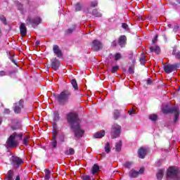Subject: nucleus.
Listing matches in <instances>:
<instances>
[{
  "mask_svg": "<svg viewBox=\"0 0 180 180\" xmlns=\"http://www.w3.org/2000/svg\"><path fill=\"white\" fill-rule=\"evenodd\" d=\"M156 176H157V179H158V180L162 179V176H164V169H160V170L158 172Z\"/></svg>",
  "mask_w": 180,
  "mask_h": 180,
  "instance_id": "bb28decb",
  "label": "nucleus"
},
{
  "mask_svg": "<svg viewBox=\"0 0 180 180\" xmlns=\"http://www.w3.org/2000/svg\"><path fill=\"white\" fill-rule=\"evenodd\" d=\"M117 70H119V66H114V67H112V68L111 70V72L112 74H115V72H117Z\"/></svg>",
  "mask_w": 180,
  "mask_h": 180,
  "instance_id": "c03bdc74",
  "label": "nucleus"
},
{
  "mask_svg": "<svg viewBox=\"0 0 180 180\" xmlns=\"http://www.w3.org/2000/svg\"><path fill=\"white\" fill-rule=\"evenodd\" d=\"M14 172L13 170H9L6 174V178L4 180H13Z\"/></svg>",
  "mask_w": 180,
  "mask_h": 180,
  "instance_id": "aec40b11",
  "label": "nucleus"
},
{
  "mask_svg": "<svg viewBox=\"0 0 180 180\" xmlns=\"http://www.w3.org/2000/svg\"><path fill=\"white\" fill-rule=\"evenodd\" d=\"M22 125H20V122L18 120H14L12 121L11 129L13 130H18V129H20Z\"/></svg>",
  "mask_w": 180,
  "mask_h": 180,
  "instance_id": "f3484780",
  "label": "nucleus"
},
{
  "mask_svg": "<svg viewBox=\"0 0 180 180\" xmlns=\"http://www.w3.org/2000/svg\"><path fill=\"white\" fill-rule=\"evenodd\" d=\"M103 47L102 42L98 39H94L91 43V49L94 51H99Z\"/></svg>",
  "mask_w": 180,
  "mask_h": 180,
  "instance_id": "1a4fd4ad",
  "label": "nucleus"
},
{
  "mask_svg": "<svg viewBox=\"0 0 180 180\" xmlns=\"http://www.w3.org/2000/svg\"><path fill=\"white\" fill-rule=\"evenodd\" d=\"M11 164L13 166L15 167V168H18L19 165H21V164H23V160H22L18 156H13L11 158Z\"/></svg>",
  "mask_w": 180,
  "mask_h": 180,
  "instance_id": "9b49d317",
  "label": "nucleus"
},
{
  "mask_svg": "<svg viewBox=\"0 0 180 180\" xmlns=\"http://www.w3.org/2000/svg\"><path fill=\"white\" fill-rule=\"evenodd\" d=\"M163 113H174V122L176 123L179 119V110L176 107H172L170 108H167L163 110Z\"/></svg>",
  "mask_w": 180,
  "mask_h": 180,
  "instance_id": "0eeeda50",
  "label": "nucleus"
},
{
  "mask_svg": "<svg viewBox=\"0 0 180 180\" xmlns=\"http://www.w3.org/2000/svg\"><path fill=\"white\" fill-rule=\"evenodd\" d=\"M98 171H99V165L95 164L92 167L91 173L93 174V175H95V174H96Z\"/></svg>",
  "mask_w": 180,
  "mask_h": 180,
  "instance_id": "7c9ffc66",
  "label": "nucleus"
},
{
  "mask_svg": "<svg viewBox=\"0 0 180 180\" xmlns=\"http://www.w3.org/2000/svg\"><path fill=\"white\" fill-rule=\"evenodd\" d=\"M9 113H11V110L6 108L4 109V114L5 115H9Z\"/></svg>",
  "mask_w": 180,
  "mask_h": 180,
  "instance_id": "8fccbe9b",
  "label": "nucleus"
},
{
  "mask_svg": "<svg viewBox=\"0 0 180 180\" xmlns=\"http://www.w3.org/2000/svg\"><path fill=\"white\" fill-rule=\"evenodd\" d=\"M144 173V167H141L139 171H138L139 175Z\"/></svg>",
  "mask_w": 180,
  "mask_h": 180,
  "instance_id": "09e8293b",
  "label": "nucleus"
},
{
  "mask_svg": "<svg viewBox=\"0 0 180 180\" xmlns=\"http://www.w3.org/2000/svg\"><path fill=\"white\" fill-rule=\"evenodd\" d=\"M111 46L112 47H116L117 46V43L116 42V41H113L111 44Z\"/></svg>",
  "mask_w": 180,
  "mask_h": 180,
  "instance_id": "864d4df0",
  "label": "nucleus"
},
{
  "mask_svg": "<svg viewBox=\"0 0 180 180\" xmlns=\"http://www.w3.org/2000/svg\"><path fill=\"white\" fill-rule=\"evenodd\" d=\"M20 30L22 36H26V33H27V30L26 29V25H25V23H21L20 26Z\"/></svg>",
  "mask_w": 180,
  "mask_h": 180,
  "instance_id": "a211bd4d",
  "label": "nucleus"
},
{
  "mask_svg": "<svg viewBox=\"0 0 180 180\" xmlns=\"http://www.w3.org/2000/svg\"><path fill=\"white\" fill-rule=\"evenodd\" d=\"M70 96H71V91L70 90H63L59 95L57 96V100L60 105H64V103H67L68 100L70 99Z\"/></svg>",
  "mask_w": 180,
  "mask_h": 180,
  "instance_id": "7ed1b4c3",
  "label": "nucleus"
},
{
  "mask_svg": "<svg viewBox=\"0 0 180 180\" xmlns=\"http://www.w3.org/2000/svg\"><path fill=\"white\" fill-rule=\"evenodd\" d=\"M0 20L3 22L4 25H6V18L3 15H0Z\"/></svg>",
  "mask_w": 180,
  "mask_h": 180,
  "instance_id": "a19ab883",
  "label": "nucleus"
},
{
  "mask_svg": "<svg viewBox=\"0 0 180 180\" xmlns=\"http://www.w3.org/2000/svg\"><path fill=\"white\" fill-rule=\"evenodd\" d=\"M11 61L16 65V61L14 59H12Z\"/></svg>",
  "mask_w": 180,
  "mask_h": 180,
  "instance_id": "052dcab7",
  "label": "nucleus"
},
{
  "mask_svg": "<svg viewBox=\"0 0 180 180\" xmlns=\"http://www.w3.org/2000/svg\"><path fill=\"white\" fill-rule=\"evenodd\" d=\"M23 103L25 101L23 100H20L18 103L14 104L13 110L15 113L19 114L22 112V109H23Z\"/></svg>",
  "mask_w": 180,
  "mask_h": 180,
  "instance_id": "9d476101",
  "label": "nucleus"
},
{
  "mask_svg": "<svg viewBox=\"0 0 180 180\" xmlns=\"http://www.w3.org/2000/svg\"><path fill=\"white\" fill-rule=\"evenodd\" d=\"M147 84L148 85H153V80L151 79H148L147 80Z\"/></svg>",
  "mask_w": 180,
  "mask_h": 180,
  "instance_id": "603ef678",
  "label": "nucleus"
},
{
  "mask_svg": "<svg viewBox=\"0 0 180 180\" xmlns=\"http://www.w3.org/2000/svg\"><path fill=\"white\" fill-rule=\"evenodd\" d=\"M75 153V150H74V148H70L69 150H67L65 151V154H67V155H74Z\"/></svg>",
  "mask_w": 180,
  "mask_h": 180,
  "instance_id": "f704fd0d",
  "label": "nucleus"
},
{
  "mask_svg": "<svg viewBox=\"0 0 180 180\" xmlns=\"http://www.w3.org/2000/svg\"><path fill=\"white\" fill-rule=\"evenodd\" d=\"M36 44H37V46H39V44H40V41H36Z\"/></svg>",
  "mask_w": 180,
  "mask_h": 180,
  "instance_id": "680f3d73",
  "label": "nucleus"
},
{
  "mask_svg": "<svg viewBox=\"0 0 180 180\" xmlns=\"http://www.w3.org/2000/svg\"><path fill=\"white\" fill-rule=\"evenodd\" d=\"M91 8H95V7L98 6V1H92L91 3Z\"/></svg>",
  "mask_w": 180,
  "mask_h": 180,
  "instance_id": "de8ad7c7",
  "label": "nucleus"
},
{
  "mask_svg": "<svg viewBox=\"0 0 180 180\" xmlns=\"http://www.w3.org/2000/svg\"><path fill=\"white\" fill-rule=\"evenodd\" d=\"M172 54L176 58L180 60V51L177 50L176 46L173 47Z\"/></svg>",
  "mask_w": 180,
  "mask_h": 180,
  "instance_id": "6ab92c4d",
  "label": "nucleus"
},
{
  "mask_svg": "<svg viewBox=\"0 0 180 180\" xmlns=\"http://www.w3.org/2000/svg\"><path fill=\"white\" fill-rule=\"evenodd\" d=\"M178 4H180V0H176Z\"/></svg>",
  "mask_w": 180,
  "mask_h": 180,
  "instance_id": "69168bd1",
  "label": "nucleus"
},
{
  "mask_svg": "<svg viewBox=\"0 0 180 180\" xmlns=\"http://www.w3.org/2000/svg\"><path fill=\"white\" fill-rule=\"evenodd\" d=\"M113 117L115 120H117L120 117V111L119 110H115L113 112Z\"/></svg>",
  "mask_w": 180,
  "mask_h": 180,
  "instance_id": "c756f323",
  "label": "nucleus"
},
{
  "mask_svg": "<svg viewBox=\"0 0 180 180\" xmlns=\"http://www.w3.org/2000/svg\"><path fill=\"white\" fill-rule=\"evenodd\" d=\"M146 55L144 53L141 54V58H140V63L142 65H144L146 64Z\"/></svg>",
  "mask_w": 180,
  "mask_h": 180,
  "instance_id": "473e14b6",
  "label": "nucleus"
},
{
  "mask_svg": "<svg viewBox=\"0 0 180 180\" xmlns=\"http://www.w3.org/2000/svg\"><path fill=\"white\" fill-rule=\"evenodd\" d=\"M120 58H122V55L120 53H116L115 55V61H117V60H120Z\"/></svg>",
  "mask_w": 180,
  "mask_h": 180,
  "instance_id": "79ce46f5",
  "label": "nucleus"
},
{
  "mask_svg": "<svg viewBox=\"0 0 180 180\" xmlns=\"http://www.w3.org/2000/svg\"><path fill=\"white\" fill-rule=\"evenodd\" d=\"M67 119L75 134V137L77 139L83 137L85 131H84V129L81 128V125H79V118H78V115L75 112H70L67 115Z\"/></svg>",
  "mask_w": 180,
  "mask_h": 180,
  "instance_id": "f257e3e1",
  "label": "nucleus"
},
{
  "mask_svg": "<svg viewBox=\"0 0 180 180\" xmlns=\"http://www.w3.org/2000/svg\"><path fill=\"white\" fill-rule=\"evenodd\" d=\"M120 133H122V127L117 124H114L110 131L112 139H117L120 136Z\"/></svg>",
  "mask_w": 180,
  "mask_h": 180,
  "instance_id": "39448f33",
  "label": "nucleus"
},
{
  "mask_svg": "<svg viewBox=\"0 0 180 180\" xmlns=\"http://www.w3.org/2000/svg\"><path fill=\"white\" fill-rule=\"evenodd\" d=\"M2 36V31L0 29V37Z\"/></svg>",
  "mask_w": 180,
  "mask_h": 180,
  "instance_id": "e2e57ef3",
  "label": "nucleus"
},
{
  "mask_svg": "<svg viewBox=\"0 0 180 180\" xmlns=\"http://www.w3.org/2000/svg\"><path fill=\"white\" fill-rule=\"evenodd\" d=\"M150 51L151 53H155V54H160L161 49L158 46H154L150 47Z\"/></svg>",
  "mask_w": 180,
  "mask_h": 180,
  "instance_id": "412c9836",
  "label": "nucleus"
},
{
  "mask_svg": "<svg viewBox=\"0 0 180 180\" xmlns=\"http://www.w3.org/2000/svg\"><path fill=\"white\" fill-rule=\"evenodd\" d=\"M41 23V18L40 17L31 18L28 16L26 19V25H32V27L35 29Z\"/></svg>",
  "mask_w": 180,
  "mask_h": 180,
  "instance_id": "423d86ee",
  "label": "nucleus"
},
{
  "mask_svg": "<svg viewBox=\"0 0 180 180\" xmlns=\"http://www.w3.org/2000/svg\"><path fill=\"white\" fill-rule=\"evenodd\" d=\"M53 51L54 54H56L58 57V58H61V57H63V51H61L58 45H53Z\"/></svg>",
  "mask_w": 180,
  "mask_h": 180,
  "instance_id": "4468645a",
  "label": "nucleus"
},
{
  "mask_svg": "<svg viewBox=\"0 0 180 180\" xmlns=\"http://www.w3.org/2000/svg\"><path fill=\"white\" fill-rule=\"evenodd\" d=\"M177 91H180V86H179V88L177 89Z\"/></svg>",
  "mask_w": 180,
  "mask_h": 180,
  "instance_id": "338daca9",
  "label": "nucleus"
},
{
  "mask_svg": "<svg viewBox=\"0 0 180 180\" xmlns=\"http://www.w3.org/2000/svg\"><path fill=\"white\" fill-rule=\"evenodd\" d=\"M22 134H18L17 132H14L8 137L6 141L7 146L10 148L18 147L19 146V141H22Z\"/></svg>",
  "mask_w": 180,
  "mask_h": 180,
  "instance_id": "f03ea898",
  "label": "nucleus"
},
{
  "mask_svg": "<svg viewBox=\"0 0 180 180\" xmlns=\"http://www.w3.org/2000/svg\"><path fill=\"white\" fill-rule=\"evenodd\" d=\"M180 64L175 63L173 65H166L164 67V70L166 74H171L173 71H176V68H179Z\"/></svg>",
  "mask_w": 180,
  "mask_h": 180,
  "instance_id": "6e6552de",
  "label": "nucleus"
},
{
  "mask_svg": "<svg viewBox=\"0 0 180 180\" xmlns=\"http://www.w3.org/2000/svg\"><path fill=\"white\" fill-rule=\"evenodd\" d=\"M0 124H2V119L0 117Z\"/></svg>",
  "mask_w": 180,
  "mask_h": 180,
  "instance_id": "0e129e2a",
  "label": "nucleus"
},
{
  "mask_svg": "<svg viewBox=\"0 0 180 180\" xmlns=\"http://www.w3.org/2000/svg\"><path fill=\"white\" fill-rule=\"evenodd\" d=\"M75 29H76V26H75V25H72L71 28H69V29H68V30H65V34L66 36H68V35H70V34H72V33L73 32H75Z\"/></svg>",
  "mask_w": 180,
  "mask_h": 180,
  "instance_id": "b1692460",
  "label": "nucleus"
},
{
  "mask_svg": "<svg viewBox=\"0 0 180 180\" xmlns=\"http://www.w3.org/2000/svg\"><path fill=\"white\" fill-rule=\"evenodd\" d=\"M57 131H54L53 132L52 141L51 142V146L52 148H56L57 147Z\"/></svg>",
  "mask_w": 180,
  "mask_h": 180,
  "instance_id": "dca6fc26",
  "label": "nucleus"
},
{
  "mask_svg": "<svg viewBox=\"0 0 180 180\" xmlns=\"http://www.w3.org/2000/svg\"><path fill=\"white\" fill-rule=\"evenodd\" d=\"M158 39V35H155L154 39L152 40V43H157V39Z\"/></svg>",
  "mask_w": 180,
  "mask_h": 180,
  "instance_id": "3c124183",
  "label": "nucleus"
},
{
  "mask_svg": "<svg viewBox=\"0 0 180 180\" xmlns=\"http://www.w3.org/2000/svg\"><path fill=\"white\" fill-rule=\"evenodd\" d=\"M21 140L24 146H27V144H29V140H30V136H29V135H22Z\"/></svg>",
  "mask_w": 180,
  "mask_h": 180,
  "instance_id": "5701e85b",
  "label": "nucleus"
},
{
  "mask_svg": "<svg viewBox=\"0 0 180 180\" xmlns=\"http://www.w3.org/2000/svg\"><path fill=\"white\" fill-rule=\"evenodd\" d=\"M82 178L83 180H95V179H91L89 175L82 176Z\"/></svg>",
  "mask_w": 180,
  "mask_h": 180,
  "instance_id": "37998d69",
  "label": "nucleus"
},
{
  "mask_svg": "<svg viewBox=\"0 0 180 180\" xmlns=\"http://www.w3.org/2000/svg\"><path fill=\"white\" fill-rule=\"evenodd\" d=\"M167 178L173 180H178L180 179V171L176 167H169L167 172Z\"/></svg>",
  "mask_w": 180,
  "mask_h": 180,
  "instance_id": "20e7f679",
  "label": "nucleus"
},
{
  "mask_svg": "<svg viewBox=\"0 0 180 180\" xmlns=\"http://www.w3.org/2000/svg\"><path fill=\"white\" fill-rule=\"evenodd\" d=\"M158 117L157 115H155V114H153V115H151L149 116V119H150V120H153V121L157 120Z\"/></svg>",
  "mask_w": 180,
  "mask_h": 180,
  "instance_id": "ea45409f",
  "label": "nucleus"
},
{
  "mask_svg": "<svg viewBox=\"0 0 180 180\" xmlns=\"http://www.w3.org/2000/svg\"><path fill=\"white\" fill-rule=\"evenodd\" d=\"M71 84L75 91H78V84L77 83V80L75 79H72L71 81Z\"/></svg>",
  "mask_w": 180,
  "mask_h": 180,
  "instance_id": "c85d7f7f",
  "label": "nucleus"
},
{
  "mask_svg": "<svg viewBox=\"0 0 180 180\" xmlns=\"http://www.w3.org/2000/svg\"><path fill=\"white\" fill-rule=\"evenodd\" d=\"M127 43V37L125 35H122L118 38V44L120 47H125Z\"/></svg>",
  "mask_w": 180,
  "mask_h": 180,
  "instance_id": "ddd939ff",
  "label": "nucleus"
},
{
  "mask_svg": "<svg viewBox=\"0 0 180 180\" xmlns=\"http://www.w3.org/2000/svg\"><path fill=\"white\" fill-rule=\"evenodd\" d=\"M131 165H133V162H127L124 164V167L125 168H130V167H131Z\"/></svg>",
  "mask_w": 180,
  "mask_h": 180,
  "instance_id": "58836bf2",
  "label": "nucleus"
},
{
  "mask_svg": "<svg viewBox=\"0 0 180 180\" xmlns=\"http://www.w3.org/2000/svg\"><path fill=\"white\" fill-rule=\"evenodd\" d=\"M122 27L125 30H129V25L126 23L122 24Z\"/></svg>",
  "mask_w": 180,
  "mask_h": 180,
  "instance_id": "49530a36",
  "label": "nucleus"
},
{
  "mask_svg": "<svg viewBox=\"0 0 180 180\" xmlns=\"http://www.w3.org/2000/svg\"><path fill=\"white\" fill-rule=\"evenodd\" d=\"M6 75V72H5V71H0V76L1 77H4Z\"/></svg>",
  "mask_w": 180,
  "mask_h": 180,
  "instance_id": "5fc2aeb1",
  "label": "nucleus"
},
{
  "mask_svg": "<svg viewBox=\"0 0 180 180\" xmlns=\"http://www.w3.org/2000/svg\"><path fill=\"white\" fill-rule=\"evenodd\" d=\"M22 8H23V6H22L21 4H18V8L20 9V11H22Z\"/></svg>",
  "mask_w": 180,
  "mask_h": 180,
  "instance_id": "4d7b16f0",
  "label": "nucleus"
},
{
  "mask_svg": "<svg viewBox=\"0 0 180 180\" xmlns=\"http://www.w3.org/2000/svg\"><path fill=\"white\" fill-rule=\"evenodd\" d=\"M44 172H45L44 179L46 180L50 179V176L51 175V171H50L49 169H45Z\"/></svg>",
  "mask_w": 180,
  "mask_h": 180,
  "instance_id": "393cba45",
  "label": "nucleus"
},
{
  "mask_svg": "<svg viewBox=\"0 0 180 180\" xmlns=\"http://www.w3.org/2000/svg\"><path fill=\"white\" fill-rule=\"evenodd\" d=\"M178 29H179V26L174 25V32H178Z\"/></svg>",
  "mask_w": 180,
  "mask_h": 180,
  "instance_id": "6e6d98bb",
  "label": "nucleus"
},
{
  "mask_svg": "<svg viewBox=\"0 0 180 180\" xmlns=\"http://www.w3.org/2000/svg\"><path fill=\"white\" fill-rule=\"evenodd\" d=\"M53 120L54 122H58L60 120V114L58 112H54L53 113Z\"/></svg>",
  "mask_w": 180,
  "mask_h": 180,
  "instance_id": "c9c22d12",
  "label": "nucleus"
},
{
  "mask_svg": "<svg viewBox=\"0 0 180 180\" xmlns=\"http://www.w3.org/2000/svg\"><path fill=\"white\" fill-rule=\"evenodd\" d=\"M115 150L118 152L122 150V141H120L118 143H116Z\"/></svg>",
  "mask_w": 180,
  "mask_h": 180,
  "instance_id": "72a5a7b5",
  "label": "nucleus"
},
{
  "mask_svg": "<svg viewBox=\"0 0 180 180\" xmlns=\"http://www.w3.org/2000/svg\"><path fill=\"white\" fill-rule=\"evenodd\" d=\"M15 180H20V176H17Z\"/></svg>",
  "mask_w": 180,
  "mask_h": 180,
  "instance_id": "bf43d9fd",
  "label": "nucleus"
},
{
  "mask_svg": "<svg viewBox=\"0 0 180 180\" xmlns=\"http://www.w3.org/2000/svg\"><path fill=\"white\" fill-rule=\"evenodd\" d=\"M128 114L130 115V116H131V115H137V111L136 109L130 108L128 111Z\"/></svg>",
  "mask_w": 180,
  "mask_h": 180,
  "instance_id": "4c0bfd02",
  "label": "nucleus"
},
{
  "mask_svg": "<svg viewBox=\"0 0 180 180\" xmlns=\"http://www.w3.org/2000/svg\"><path fill=\"white\" fill-rule=\"evenodd\" d=\"M75 11L76 12H79V11H82V4H81V3H77L75 4Z\"/></svg>",
  "mask_w": 180,
  "mask_h": 180,
  "instance_id": "2f4dec72",
  "label": "nucleus"
},
{
  "mask_svg": "<svg viewBox=\"0 0 180 180\" xmlns=\"http://www.w3.org/2000/svg\"><path fill=\"white\" fill-rule=\"evenodd\" d=\"M168 26H169V27H171V24H169Z\"/></svg>",
  "mask_w": 180,
  "mask_h": 180,
  "instance_id": "774afa93",
  "label": "nucleus"
},
{
  "mask_svg": "<svg viewBox=\"0 0 180 180\" xmlns=\"http://www.w3.org/2000/svg\"><path fill=\"white\" fill-rule=\"evenodd\" d=\"M94 139H102V137H105V130H101V131H98L94 134Z\"/></svg>",
  "mask_w": 180,
  "mask_h": 180,
  "instance_id": "4be33fe9",
  "label": "nucleus"
},
{
  "mask_svg": "<svg viewBox=\"0 0 180 180\" xmlns=\"http://www.w3.org/2000/svg\"><path fill=\"white\" fill-rule=\"evenodd\" d=\"M105 151L107 153V154H109L110 153V144L109 143H106L105 146Z\"/></svg>",
  "mask_w": 180,
  "mask_h": 180,
  "instance_id": "e433bc0d",
  "label": "nucleus"
},
{
  "mask_svg": "<svg viewBox=\"0 0 180 180\" xmlns=\"http://www.w3.org/2000/svg\"><path fill=\"white\" fill-rule=\"evenodd\" d=\"M93 16L96 18H102V14L98 11V9L95 8L92 11Z\"/></svg>",
  "mask_w": 180,
  "mask_h": 180,
  "instance_id": "cd10ccee",
  "label": "nucleus"
},
{
  "mask_svg": "<svg viewBox=\"0 0 180 180\" xmlns=\"http://www.w3.org/2000/svg\"><path fill=\"white\" fill-rule=\"evenodd\" d=\"M51 67L52 68L54 71H57L58 68H60V60L57 59L56 58H53L51 60Z\"/></svg>",
  "mask_w": 180,
  "mask_h": 180,
  "instance_id": "f8f14e48",
  "label": "nucleus"
},
{
  "mask_svg": "<svg viewBox=\"0 0 180 180\" xmlns=\"http://www.w3.org/2000/svg\"><path fill=\"white\" fill-rule=\"evenodd\" d=\"M160 161H159L157 164H156V167H160Z\"/></svg>",
  "mask_w": 180,
  "mask_h": 180,
  "instance_id": "13d9d810",
  "label": "nucleus"
},
{
  "mask_svg": "<svg viewBox=\"0 0 180 180\" xmlns=\"http://www.w3.org/2000/svg\"><path fill=\"white\" fill-rule=\"evenodd\" d=\"M128 71L129 74H134V67L133 66L129 67Z\"/></svg>",
  "mask_w": 180,
  "mask_h": 180,
  "instance_id": "a18cd8bd",
  "label": "nucleus"
},
{
  "mask_svg": "<svg viewBox=\"0 0 180 180\" xmlns=\"http://www.w3.org/2000/svg\"><path fill=\"white\" fill-rule=\"evenodd\" d=\"M147 153L148 150L146 148H141L138 150V155L139 158H145L146 155H147Z\"/></svg>",
  "mask_w": 180,
  "mask_h": 180,
  "instance_id": "2eb2a0df",
  "label": "nucleus"
},
{
  "mask_svg": "<svg viewBox=\"0 0 180 180\" xmlns=\"http://www.w3.org/2000/svg\"><path fill=\"white\" fill-rule=\"evenodd\" d=\"M129 176L131 178H137V176H139V172L136 170H131L129 172Z\"/></svg>",
  "mask_w": 180,
  "mask_h": 180,
  "instance_id": "a878e982",
  "label": "nucleus"
}]
</instances>
